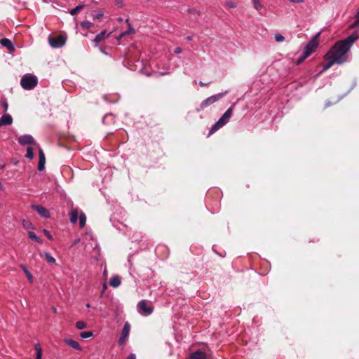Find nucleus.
Here are the masks:
<instances>
[{"label":"nucleus","instance_id":"obj_26","mask_svg":"<svg viewBox=\"0 0 359 359\" xmlns=\"http://www.w3.org/2000/svg\"><path fill=\"white\" fill-rule=\"evenodd\" d=\"M93 336V333L91 331H85L80 333V337L82 339L90 338Z\"/></svg>","mask_w":359,"mask_h":359},{"label":"nucleus","instance_id":"obj_43","mask_svg":"<svg viewBox=\"0 0 359 359\" xmlns=\"http://www.w3.org/2000/svg\"><path fill=\"white\" fill-rule=\"evenodd\" d=\"M127 359H136L135 355L132 353L128 357Z\"/></svg>","mask_w":359,"mask_h":359},{"label":"nucleus","instance_id":"obj_10","mask_svg":"<svg viewBox=\"0 0 359 359\" xmlns=\"http://www.w3.org/2000/svg\"><path fill=\"white\" fill-rule=\"evenodd\" d=\"M130 330V325L128 322H126L124 325V327H123L122 332H121V335L119 341H118V343L121 345H123L125 344V342L127 340V338L129 335Z\"/></svg>","mask_w":359,"mask_h":359},{"label":"nucleus","instance_id":"obj_38","mask_svg":"<svg viewBox=\"0 0 359 359\" xmlns=\"http://www.w3.org/2000/svg\"><path fill=\"white\" fill-rule=\"evenodd\" d=\"M2 106H3L4 111H6L8 110V103L6 102H4L2 103Z\"/></svg>","mask_w":359,"mask_h":359},{"label":"nucleus","instance_id":"obj_42","mask_svg":"<svg viewBox=\"0 0 359 359\" xmlns=\"http://www.w3.org/2000/svg\"><path fill=\"white\" fill-rule=\"evenodd\" d=\"M107 284H106V283H104V284H103V286H102V294H101V295H102V296L103 295L104 292V290L107 289Z\"/></svg>","mask_w":359,"mask_h":359},{"label":"nucleus","instance_id":"obj_1","mask_svg":"<svg viewBox=\"0 0 359 359\" xmlns=\"http://www.w3.org/2000/svg\"><path fill=\"white\" fill-rule=\"evenodd\" d=\"M358 36V32H355L346 39L337 41L327 53L325 58H332L336 64H342L346 60V53Z\"/></svg>","mask_w":359,"mask_h":359},{"label":"nucleus","instance_id":"obj_19","mask_svg":"<svg viewBox=\"0 0 359 359\" xmlns=\"http://www.w3.org/2000/svg\"><path fill=\"white\" fill-rule=\"evenodd\" d=\"M327 60V62L323 65V71H326L330 69L334 64H336L334 60L332 58H325Z\"/></svg>","mask_w":359,"mask_h":359},{"label":"nucleus","instance_id":"obj_44","mask_svg":"<svg viewBox=\"0 0 359 359\" xmlns=\"http://www.w3.org/2000/svg\"><path fill=\"white\" fill-rule=\"evenodd\" d=\"M80 242V239L79 238H77L76 239L74 243H73V245H76L77 243H79Z\"/></svg>","mask_w":359,"mask_h":359},{"label":"nucleus","instance_id":"obj_16","mask_svg":"<svg viewBox=\"0 0 359 359\" xmlns=\"http://www.w3.org/2000/svg\"><path fill=\"white\" fill-rule=\"evenodd\" d=\"M189 359H208V356L204 352L196 351L190 354Z\"/></svg>","mask_w":359,"mask_h":359},{"label":"nucleus","instance_id":"obj_24","mask_svg":"<svg viewBox=\"0 0 359 359\" xmlns=\"http://www.w3.org/2000/svg\"><path fill=\"white\" fill-rule=\"evenodd\" d=\"M79 225L81 228H83L86 222V217L84 213L81 212L79 215Z\"/></svg>","mask_w":359,"mask_h":359},{"label":"nucleus","instance_id":"obj_6","mask_svg":"<svg viewBox=\"0 0 359 359\" xmlns=\"http://www.w3.org/2000/svg\"><path fill=\"white\" fill-rule=\"evenodd\" d=\"M319 34H318L315 37H313L306 46L305 50L304 53H305V56L309 57L318 48V37Z\"/></svg>","mask_w":359,"mask_h":359},{"label":"nucleus","instance_id":"obj_23","mask_svg":"<svg viewBox=\"0 0 359 359\" xmlns=\"http://www.w3.org/2000/svg\"><path fill=\"white\" fill-rule=\"evenodd\" d=\"M21 224H22V226L26 229H34L32 222L27 219H22L21 221Z\"/></svg>","mask_w":359,"mask_h":359},{"label":"nucleus","instance_id":"obj_13","mask_svg":"<svg viewBox=\"0 0 359 359\" xmlns=\"http://www.w3.org/2000/svg\"><path fill=\"white\" fill-rule=\"evenodd\" d=\"M64 341L69 347H71V348H74L75 350H78V351H81L82 350V348L80 346V344H79V342L75 341V340H74V339H72L65 338L64 339Z\"/></svg>","mask_w":359,"mask_h":359},{"label":"nucleus","instance_id":"obj_25","mask_svg":"<svg viewBox=\"0 0 359 359\" xmlns=\"http://www.w3.org/2000/svg\"><path fill=\"white\" fill-rule=\"evenodd\" d=\"M106 38V32L103 31L100 34H97L95 38V42L99 43Z\"/></svg>","mask_w":359,"mask_h":359},{"label":"nucleus","instance_id":"obj_39","mask_svg":"<svg viewBox=\"0 0 359 359\" xmlns=\"http://www.w3.org/2000/svg\"><path fill=\"white\" fill-rule=\"evenodd\" d=\"M182 48H180V47H177V48L175 49V50H174V52H175L176 54H180V53H182Z\"/></svg>","mask_w":359,"mask_h":359},{"label":"nucleus","instance_id":"obj_33","mask_svg":"<svg viewBox=\"0 0 359 359\" xmlns=\"http://www.w3.org/2000/svg\"><path fill=\"white\" fill-rule=\"evenodd\" d=\"M114 6L117 8H123L125 6L123 0H114Z\"/></svg>","mask_w":359,"mask_h":359},{"label":"nucleus","instance_id":"obj_7","mask_svg":"<svg viewBox=\"0 0 359 359\" xmlns=\"http://www.w3.org/2000/svg\"><path fill=\"white\" fill-rule=\"evenodd\" d=\"M137 310L140 313L149 316L153 312V307L149 305L147 300H142L137 304Z\"/></svg>","mask_w":359,"mask_h":359},{"label":"nucleus","instance_id":"obj_34","mask_svg":"<svg viewBox=\"0 0 359 359\" xmlns=\"http://www.w3.org/2000/svg\"><path fill=\"white\" fill-rule=\"evenodd\" d=\"M274 38L277 42H283L285 40V37L280 34H275Z\"/></svg>","mask_w":359,"mask_h":359},{"label":"nucleus","instance_id":"obj_8","mask_svg":"<svg viewBox=\"0 0 359 359\" xmlns=\"http://www.w3.org/2000/svg\"><path fill=\"white\" fill-rule=\"evenodd\" d=\"M83 243L85 245V250H88L89 248L96 250L97 249V245L95 241H93V236L89 233H86L83 237Z\"/></svg>","mask_w":359,"mask_h":359},{"label":"nucleus","instance_id":"obj_28","mask_svg":"<svg viewBox=\"0 0 359 359\" xmlns=\"http://www.w3.org/2000/svg\"><path fill=\"white\" fill-rule=\"evenodd\" d=\"M83 7H84V6L83 4H80V5L77 6L76 7H75L74 8L72 9L70 11L69 13L72 15H74L77 13H79Z\"/></svg>","mask_w":359,"mask_h":359},{"label":"nucleus","instance_id":"obj_12","mask_svg":"<svg viewBox=\"0 0 359 359\" xmlns=\"http://www.w3.org/2000/svg\"><path fill=\"white\" fill-rule=\"evenodd\" d=\"M32 208L35 210L43 217L48 218L50 217L49 211L42 205H32Z\"/></svg>","mask_w":359,"mask_h":359},{"label":"nucleus","instance_id":"obj_11","mask_svg":"<svg viewBox=\"0 0 359 359\" xmlns=\"http://www.w3.org/2000/svg\"><path fill=\"white\" fill-rule=\"evenodd\" d=\"M18 142L22 145L29 144V145H35L36 143L34 142L32 136L29 135H22L18 137Z\"/></svg>","mask_w":359,"mask_h":359},{"label":"nucleus","instance_id":"obj_36","mask_svg":"<svg viewBox=\"0 0 359 359\" xmlns=\"http://www.w3.org/2000/svg\"><path fill=\"white\" fill-rule=\"evenodd\" d=\"M307 57L305 56V53H303V55L300 57L298 60L297 63L298 65L301 64Z\"/></svg>","mask_w":359,"mask_h":359},{"label":"nucleus","instance_id":"obj_14","mask_svg":"<svg viewBox=\"0 0 359 359\" xmlns=\"http://www.w3.org/2000/svg\"><path fill=\"white\" fill-rule=\"evenodd\" d=\"M12 123V116L8 114H5L0 118V127L3 126L11 125Z\"/></svg>","mask_w":359,"mask_h":359},{"label":"nucleus","instance_id":"obj_22","mask_svg":"<svg viewBox=\"0 0 359 359\" xmlns=\"http://www.w3.org/2000/svg\"><path fill=\"white\" fill-rule=\"evenodd\" d=\"M21 268L22 269L23 271L25 272V273L27 279L29 280V281L30 283H33L34 278H33L32 273L27 269V268L25 266H24V265H21Z\"/></svg>","mask_w":359,"mask_h":359},{"label":"nucleus","instance_id":"obj_9","mask_svg":"<svg viewBox=\"0 0 359 359\" xmlns=\"http://www.w3.org/2000/svg\"><path fill=\"white\" fill-rule=\"evenodd\" d=\"M50 45L55 48H60L65 44L66 38L62 35L56 37H50L48 39Z\"/></svg>","mask_w":359,"mask_h":359},{"label":"nucleus","instance_id":"obj_45","mask_svg":"<svg viewBox=\"0 0 359 359\" xmlns=\"http://www.w3.org/2000/svg\"><path fill=\"white\" fill-rule=\"evenodd\" d=\"M199 85H200L201 86H206V84H205V83H203L202 81H200V82H199Z\"/></svg>","mask_w":359,"mask_h":359},{"label":"nucleus","instance_id":"obj_30","mask_svg":"<svg viewBox=\"0 0 359 359\" xmlns=\"http://www.w3.org/2000/svg\"><path fill=\"white\" fill-rule=\"evenodd\" d=\"M76 327L78 330H83L87 327V324L84 321H78L76 323Z\"/></svg>","mask_w":359,"mask_h":359},{"label":"nucleus","instance_id":"obj_49","mask_svg":"<svg viewBox=\"0 0 359 359\" xmlns=\"http://www.w3.org/2000/svg\"><path fill=\"white\" fill-rule=\"evenodd\" d=\"M53 310L54 312H56V309L55 308H53Z\"/></svg>","mask_w":359,"mask_h":359},{"label":"nucleus","instance_id":"obj_3","mask_svg":"<svg viewBox=\"0 0 359 359\" xmlns=\"http://www.w3.org/2000/svg\"><path fill=\"white\" fill-rule=\"evenodd\" d=\"M233 114L232 108L228 109L222 117L212 126L210 130V135L214 133L219 128L226 125L231 118Z\"/></svg>","mask_w":359,"mask_h":359},{"label":"nucleus","instance_id":"obj_17","mask_svg":"<svg viewBox=\"0 0 359 359\" xmlns=\"http://www.w3.org/2000/svg\"><path fill=\"white\" fill-rule=\"evenodd\" d=\"M0 43L4 46L6 47L9 50H14V46L11 40L4 38L1 39Z\"/></svg>","mask_w":359,"mask_h":359},{"label":"nucleus","instance_id":"obj_21","mask_svg":"<svg viewBox=\"0 0 359 359\" xmlns=\"http://www.w3.org/2000/svg\"><path fill=\"white\" fill-rule=\"evenodd\" d=\"M36 351V359H42V349L39 344H36L34 346Z\"/></svg>","mask_w":359,"mask_h":359},{"label":"nucleus","instance_id":"obj_5","mask_svg":"<svg viewBox=\"0 0 359 359\" xmlns=\"http://www.w3.org/2000/svg\"><path fill=\"white\" fill-rule=\"evenodd\" d=\"M227 93L228 92L226 91L224 93H218V94H216V95H212V96L208 97L207 99L204 100L201 103L200 109H203L208 107V106L214 104L215 102L218 101L219 99L222 98L225 95H226Z\"/></svg>","mask_w":359,"mask_h":359},{"label":"nucleus","instance_id":"obj_15","mask_svg":"<svg viewBox=\"0 0 359 359\" xmlns=\"http://www.w3.org/2000/svg\"><path fill=\"white\" fill-rule=\"evenodd\" d=\"M39 163H38V170L41 171L44 169L45 163H46L45 154L41 149H39Z\"/></svg>","mask_w":359,"mask_h":359},{"label":"nucleus","instance_id":"obj_31","mask_svg":"<svg viewBox=\"0 0 359 359\" xmlns=\"http://www.w3.org/2000/svg\"><path fill=\"white\" fill-rule=\"evenodd\" d=\"M45 257L48 262L53 264L55 262V259L50 255L49 252H45Z\"/></svg>","mask_w":359,"mask_h":359},{"label":"nucleus","instance_id":"obj_50","mask_svg":"<svg viewBox=\"0 0 359 359\" xmlns=\"http://www.w3.org/2000/svg\"><path fill=\"white\" fill-rule=\"evenodd\" d=\"M1 208V205L0 204V208Z\"/></svg>","mask_w":359,"mask_h":359},{"label":"nucleus","instance_id":"obj_48","mask_svg":"<svg viewBox=\"0 0 359 359\" xmlns=\"http://www.w3.org/2000/svg\"><path fill=\"white\" fill-rule=\"evenodd\" d=\"M86 307H87V308H90V304H86Z\"/></svg>","mask_w":359,"mask_h":359},{"label":"nucleus","instance_id":"obj_41","mask_svg":"<svg viewBox=\"0 0 359 359\" xmlns=\"http://www.w3.org/2000/svg\"><path fill=\"white\" fill-rule=\"evenodd\" d=\"M111 115L110 114H107L105 115L104 117H103V123H107V119Z\"/></svg>","mask_w":359,"mask_h":359},{"label":"nucleus","instance_id":"obj_2","mask_svg":"<svg viewBox=\"0 0 359 359\" xmlns=\"http://www.w3.org/2000/svg\"><path fill=\"white\" fill-rule=\"evenodd\" d=\"M128 19H126V20L123 22V19L121 18H118L116 20V22L120 23V26L116 27V28L114 29V32H119V33L116 36V38L118 40H120L122 37H123L126 35L130 34L132 33H134V29L131 27L130 24L128 22Z\"/></svg>","mask_w":359,"mask_h":359},{"label":"nucleus","instance_id":"obj_29","mask_svg":"<svg viewBox=\"0 0 359 359\" xmlns=\"http://www.w3.org/2000/svg\"><path fill=\"white\" fill-rule=\"evenodd\" d=\"M26 157L29 159H32L34 158V151L32 147H27Z\"/></svg>","mask_w":359,"mask_h":359},{"label":"nucleus","instance_id":"obj_47","mask_svg":"<svg viewBox=\"0 0 359 359\" xmlns=\"http://www.w3.org/2000/svg\"><path fill=\"white\" fill-rule=\"evenodd\" d=\"M109 284L110 285H112V278H111L109 280Z\"/></svg>","mask_w":359,"mask_h":359},{"label":"nucleus","instance_id":"obj_35","mask_svg":"<svg viewBox=\"0 0 359 359\" xmlns=\"http://www.w3.org/2000/svg\"><path fill=\"white\" fill-rule=\"evenodd\" d=\"M121 279L118 276L114 277V287H116L121 285Z\"/></svg>","mask_w":359,"mask_h":359},{"label":"nucleus","instance_id":"obj_18","mask_svg":"<svg viewBox=\"0 0 359 359\" xmlns=\"http://www.w3.org/2000/svg\"><path fill=\"white\" fill-rule=\"evenodd\" d=\"M78 215H79V212H78V210L76 209V208H73L71 210L70 212H69V216H70V222L71 223H76V221H77V219H78Z\"/></svg>","mask_w":359,"mask_h":359},{"label":"nucleus","instance_id":"obj_4","mask_svg":"<svg viewBox=\"0 0 359 359\" xmlns=\"http://www.w3.org/2000/svg\"><path fill=\"white\" fill-rule=\"evenodd\" d=\"M22 87L26 90L34 88L37 84V78L34 76H24L20 81Z\"/></svg>","mask_w":359,"mask_h":359},{"label":"nucleus","instance_id":"obj_37","mask_svg":"<svg viewBox=\"0 0 359 359\" xmlns=\"http://www.w3.org/2000/svg\"><path fill=\"white\" fill-rule=\"evenodd\" d=\"M43 233L48 237V239L53 240V236H52V235L50 234V233L48 230L44 229L43 230Z\"/></svg>","mask_w":359,"mask_h":359},{"label":"nucleus","instance_id":"obj_40","mask_svg":"<svg viewBox=\"0 0 359 359\" xmlns=\"http://www.w3.org/2000/svg\"><path fill=\"white\" fill-rule=\"evenodd\" d=\"M226 6L229 8H234L236 7V4L233 2L226 3Z\"/></svg>","mask_w":359,"mask_h":359},{"label":"nucleus","instance_id":"obj_20","mask_svg":"<svg viewBox=\"0 0 359 359\" xmlns=\"http://www.w3.org/2000/svg\"><path fill=\"white\" fill-rule=\"evenodd\" d=\"M28 236L31 240L34 241L39 243H43L42 239L37 236L36 233L33 231H28Z\"/></svg>","mask_w":359,"mask_h":359},{"label":"nucleus","instance_id":"obj_27","mask_svg":"<svg viewBox=\"0 0 359 359\" xmlns=\"http://www.w3.org/2000/svg\"><path fill=\"white\" fill-rule=\"evenodd\" d=\"M252 4H253V6L254 8L259 11L260 10L262 9L263 8V6L262 4H261L260 1L259 0H252Z\"/></svg>","mask_w":359,"mask_h":359},{"label":"nucleus","instance_id":"obj_32","mask_svg":"<svg viewBox=\"0 0 359 359\" xmlns=\"http://www.w3.org/2000/svg\"><path fill=\"white\" fill-rule=\"evenodd\" d=\"M81 27L85 29H90L93 27V23L90 21H83L81 24Z\"/></svg>","mask_w":359,"mask_h":359},{"label":"nucleus","instance_id":"obj_46","mask_svg":"<svg viewBox=\"0 0 359 359\" xmlns=\"http://www.w3.org/2000/svg\"><path fill=\"white\" fill-rule=\"evenodd\" d=\"M103 275H104V276H107V270H106V269H104V270Z\"/></svg>","mask_w":359,"mask_h":359}]
</instances>
